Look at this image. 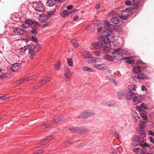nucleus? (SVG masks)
Segmentation results:
<instances>
[{
	"instance_id": "1",
	"label": "nucleus",
	"mask_w": 154,
	"mask_h": 154,
	"mask_svg": "<svg viewBox=\"0 0 154 154\" xmlns=\"http://www.w3.org/2000/svg\"><path fill=\"white\" fill-rule=\"evenodd\" d=\"M108 32H103V36L100 37L99 38V41L102 43H101L102 45L108 42H112V40L114 38L112 31L109 29H108Z\"/></svg>"
},
{
	"instance_id": "2",
	"label": "nucleus",
	"mask_w": 154,
	"mask_h": 154,
	"mask_svg": "<svg viewBox=\"0 0 154 154\" xmlns=\"http://www.w3.org/2000/svg\"><path fill=\"white\" fill-rule=\"evenodd\" d=\"M127 88L128 92L126 94V98L127 100H130L136 94L135 91H136L137 87L134 84H132L129 85Z\"/></svg>"
},
{
	"instance_id": "3",
	"label": "nucleus",
	"mask_w": 154,
	"mask_h": 154,
	"mask_svg": "<svg viewBox=\"0 0 154 154\" xmlns=\"http://www.w3.org/2000/svg\"><path fill=\"white\" fill-rule=\"evenodd\" d=\"M146 134L144 133H142L139 136H135L134 138L132 145L133 147L135 146L138 145L140 146L142 143L141 142L144 141L146 137Z\"/></svg>"
},
{
	"instance_id": "4",
	"label": "nucleus",
	"mask_w": 154,
	"mask_h": 154,
	"mask_svg": "<svg viewBox=\"0 0 154 154\" xmlns=\"http://www.w3.org/2000/svg\"><path fill=\"white\" fill-rule=\"evenodd\" d=\"M40 45H37L36 46H32L31 47H30V45H28V55L29 57L31 58H33V57L35 55V51H38L40 48Z\"/></svg>"
},
{
	"instance_id": "5",
	"label": "nucleus",
	"mask_w": 154,
	"mask_h": 154,
	"mask_svg": "<svg viewBox=\"0 0 154 154\" xmlns=\"http://www.w3.org/2000/svg\"><path fill=\"white\" fill-rule=\"evenodd\" d=\"M94 115V112L92 110H86L80 113L79 118L81 119H84L93 116Z\"/></svg>"
},
{
	"instance_id": "6",
	"label": "nucleus",
	"mask_w": 154,
	"mask_h": 154,
	"mask_svg": "<svg viewBox=\"0 0 154 154\" xmlns=\"http://www.w3.org/2000/svg\"><path fill=\"white\" fill-rule=\"evenodd\" d=\"M132 8H126L124 10L121 14V18L123 20L126 19L128 17L132 14L131 11Z\"/></svg>"
},
{
	"instance_id": "7",
	"label": "nucleus",
	"mask_w": 154,
	"mask_h": 154,
	"mask_svg": "<svg viewBox=\"0 0 154 154\" xmlns=\"http://www.w3.org/2000/svg\"><path fill=\"white\" fill-rule=\"evenodd\" d=\"M64 79L66 82H69L71 79V72L70 69L67 67H65L64 69Z\"/></svg>"
},
{
	"instance_id": "8",
	"label": "nucleus",
	"mask_w": 154,
	"mask_h": 154,
	"mask_svg": "<svg viewBox=\"0 0 154 154\" xmlns=\"http://www.w3.org/2000/svg\"><path fill=\"white\" fill-rule=\"evenodd\" d=\"M114 51L112 53L113 57L116 60H120L122 59V56L121 54V49H114Z\"/></svg>"
},
{
	"instance_id": "9",
	"label": "nucleus",
	"mask_w": 154,
	"mask_h": 154,
	"mask_svg": "<svg viewBox=\"0 0 154 154\" xmlns=\"http://www.w3.org/2000/svg\"><path fill=\"white\" fill-rule=\"evenodd\" d=\"M98 63L94 64L93 67L97 69L100 70H104L108 69V66L104 63L99 64Z\"/></svg>"
},
{
	"instance_id": "10",
	"label": "nucleus",
	"mask_w": 154,
	"mask_h": 154,
	"mask_svg": "<svg viewBox=\"0 0 154 154\" xmlns=\"http://www.w3.org/2000/svg\"><path fill=\"white\" fill-rule=\"evenodd\" d=\"M101 60L100 59L94 57L93 56H91L88 60V63H92L96 64L98 63Z\"/></svg>"
},
{
	"instance_id": "11",
	"label": "nucleus",
	"mask_w": 154,
	"mask_h": 154,
	"mask_svg": "<svg viewBox=\"0 0 154 154\" xmlns=\"http://www.w3.org/2000/svg\"><path fill=\"white\" fill-rule=\"evenodd\" d=\"M35 7V10L39 12H42L45 10V6L40 3H36Z\"/></svg>"
},
{
	"instance_id": "12",
	"label": "nucleus",
	"mask_w": 154,
	"mask_h": 154,
	"mask_svg": "<svg viewBox=\"0 0 154 154\" xmlns=\"http://www.w3.org/2000/svg\"><path fill=\"white\" fill-rule=\"evenodd\" d=\"M126 91L125 90H121L119 91L117 94V97L118 99L122 100L123 99L126 97Z\"/></svg>"
},
{
	"instance_id": "13",
	"label": "nucleus",
	"mask_w": 154,
	"mask_h": 154,
	"mask_svg": "<svg viewBox=\"0 0 154 154\" xmlns=\"http://www.w3.org/2000/svg\"><path fill=\"white\" fill-rule=\"evenodd\" d=\"M133 99V101L136 103H139L143 101V99L141 96L138 95V94L136 93Z\"/></svg>"
},
{
	"instance_id": "14",
	"label": "nucleus",
	"mask_w": 154,
	"mask_h": 154,
	"mask_svg": "<svg viewBox=\"0 0 154 154\" xmlns=\"http://www.w3.org/2000/svg\"><path fill=\"white\" fill-rule=\"evenodd\" d=\"M21 67V64L16 63L14 64L10 67V69L13 72L17 71L20 69Z\"/></svg>"
},
{
	"instance_id": "15",
	"label": "nucleus",
	"mask_w": 154,
	"mask_h": 154,
	"mask_svg": "<svg viewBox=\"0 0 154 154\" xmlns=\"http://www.w3.org/2000/svg\"><path fill=\"white\" fill-rule=\"evenodd\" d=\"M49 17L45 14H41L38 17V20L41 22H45L48 19Z\"/></svg>"
},
{
	"instance_id": "16",
	"label": "nucleus",
	"mask_w": 154,
	"mask_h": 154,
	"mask_svg": "<svg viewBox=\"0 0 154 154\" xmlns=\"http://www.w3.org/2000/svg\"><path fill=\"white\" fill-rule=\"evenodd\" d=\"M54 138V137L52 135H51L48 136L46 138L43 140L42 142L40 143L41 145H45L46 144L48 143L51 140Z\"/></svg>"
},
{
	"instance_id": "17",
	"label": "nucleus",
	"mask_w": 154,
	"mask_h": 154,
	"mask_svg": "<svg viewBox=\"0 0 154 154\" xmlns=\"http://www.w3.org/2000/svg\"><path fill=\"white\" fill-rule=\"evenodd\" d=\"M102 46L101 43L97 42L92 43L91 46V48L92 50H95L100 48Z\"/></svg>"
},
{
	"instance_id": "18",
	"label": "nucleus",
	"mask_w": 154,
	"mask_h": 154,
	"mask_svg": "<svg viewBox=\"0 0 154 154\" xmlns=\"http://www.w3.org/2000/svg\"><path fill=\"white\" fill-rule=\"evenodd\" d=\"M105 28L106 29L105 31L108 32V29H109L110 30H111L110 29H112L113 28V25L111 24L108 20H106L104 21Z\"/></svg>"
},
{
	"instance_id": "19",
	"label": "nucleus",
	"mask_w": 154,
	"mask_h": 154,
	"mask_svg": "<svg viewBox=\"0 0 154 154\" xmlns=\"http://www.w3.org/2000/svg\"><path fill=\"white\" fill-rule=\"evenodd\" d=\"M51 79V77L49 76L45 77L43 78L39 82L40 85H42L47 83Z\"/></svg>"
},
{
	"instance_id": "20",
	"label": "nucleus",
	"mask_w": 154,
	"mask_h": 154,
	"mask_svg": "<svg viewBox=\"0 0 154 154\" xmlns=\"http://www.w3.org/2000/svg\"><path fill=\"white\" fill-rule=\"evenodd\" d=\"M102 46H103L105 52L106 53L109 52L110 51L111 47L109 42L103 44Z\"/></svg>"
},
{
	"instance_id": "21",
	"label": "nucleus",
	"mask_w": 154,
	"mask_h": 154,
	"mask_svg": "<svg viewBox=\"0 0 154 154\" xmlns=\"http://www.w3.org/2000/svg\"><path fill=\"white\" fill-rule=\"evenodd\" d=\"M140 146L143 147L141 149L145 152H146L148 150L150 149V146L146 143H142L140 144Z\"/></svg>"
},
{
	"instance_id": "22",
	"label": "nucleus",
	"mask_w": 154,
	"mask_h": 154,
	"mask_svg": "<svg viewBox=\"0 0 154 154\" xmlns=\"http://www.w3.org/2000/svg\"><path fill=\"white\" fill-rule=\"evenodd\" d=\"M63 116L58 117H55L53 119L51 122V123L54 124V123L59 122L63 119Z\"/></svg>"
},
{
	"instance_id": "23",
	"label": "nucleus",
	"mask_w": 154,
	"mask_h": 154,
	"mask_svg": "<svg viewBox=\"0 0 154 154\" xmlns=\"http://www.w3.org/2000/svg\"><path fill=\"white\" fill-rule=\"evenodd\" d=\"M82 55L84 58L88 59L91 56H93V54L91 53L86 51H84L82 53Z\"/></svg>"
},
{
	"instance_id": "24",
	"label": "nucleus",
	"mask_w": 154,
	"mask_h": 154,
	"mask_svg": "<svg viewBox=\"0 0 154 154\" xmlns=\"http://www.w3.org/2000/svg\"><path fill=\"white\" fill-rule=\"evenodd\" d=\"M28 46H25L19 49V52L20 54L21 55H23L25 53L26 51L28 49Z\"/></svg>"
},
{
	"instance_id": "25",
	"label": "nucleus",
	"mask_w": 154,
	"mask_h": 154,
	"mask_svg": "<svg viewBox=\"0 0 154 154\" xmlns=\"http://www.w3.org/2000/svg\"><path fill=\"white\" fill-rule=\"evenodd\" d=\"M56 1H58L56 0H48L46 3V5L47 6L52 7L56 4Z\"/></svg>"
},
{
	"instance_id": "26",
	"label": "nucleus",
	"mask_w": 154,
	"mask_h": 154,
	"mask_svg": "<svg viewBox=\"0 0 154 154\" xmlns=\"http://www.w3.org/2000/svg\"><path fill=\"white\" fill-rule=\"evenodd\" d=\"M25 22L29 25H32L33 24H37V23L35 21L32 20L28 19L25 20Z\"/></svg>"
},
{
	"instance_id": "27",
	"label": "nucleus",
	"mask_w": 154,
	"mask_h": 154,
	"mask_svg": "<svg viewBox=\"0 0 154 154\" xmlns=\"http://www.w3.org/2000/svg\"><path fill=\"white\" fill-rule=\"evenodd\" d=\"M110 21L112 23L117 24L119 22L120 20L118 17H113L111 19Z\"/></svg>"
},
{
	"instance_id": "28",
	"label": "nucleus",
	"mask_w": 154,
	"mask_h": 154,
	"mask_svg": "<svg viewBox=\"0 0 154 154\" xmlns=\"http://www.w3.org/2000/svg\"><path fill=\"white\" fill-rule=\"evenodd\" d=\"M103 105H105L106 104L109 106H113L115 105V103L114 101H112L108 100L105 102L104 103H103Z\"/></svg>"
},
{
	"instance_id": "29",
	"label": "nucleus",
	"mask_w": 154,
	"mask_h": 154,
	"mask_svg": "<svg viewBox=\"0 0 154 154\" xmlns=\"http://www.w3.org/2000/svg\"><path fill=\"white\" fill-rule=\"evenodd\" d=\"M139 2L138 0H133L132 4L134 7V9H137L139 6Z\"/></svg>"
},
{
	"instance_id": "30",
	"label": "nucleus",
	"mask_w": 154,
	"mask_h": 154,
	"mask_svg": "<svg viewBox=\"0 0 154 154\" xmlns=\"http://www.w3.org/2000/svg\"><path fill=\"white\" fill-rule=\"evenodd\" d=\"M137 77L139 79H148V77L143 73L139 74L137 76Z\"/></svg>"
},
{
	"instance_id": "31",
	"label": "nucleus",
	"mask_w": 154,
	"mask_h": 154,
	"mask_svg": "<svg viewBox=\"0 0 154 154\" xmlns=\"http://www.w3.org/2000/svg\"><path fill=\"white\" fill-rule=\"evenodd\" d=\"M82 69L83 71H87L88 72H94L95 71L94 70L86 66H84L82 68Z\"/></svg>"
},
{
	"instance_id": "32",
	"label": "nucleus",
	"mask_w": 154,
	"mask_h": 154,
	"mask_svg": "<svg viewBox=\"0 0 154 154\" xmlns=\"http://www.w3.org/2000/svg\"><path fill=\"white\" fill-rule=\"evenodd\" d=\"M70 14L69 12L66 10H64L61 13L60 15L62 17H65Z\"/></svg>"
},
{
	"instance_id": "33",
	"label": "nucleus",
	"mask_w": 154,
	"mask_h": 154,
	"mask_svg": "<svg viewBox=\"0 0 154 154\" xmlns=\"http://www.w3.org/2000/svg\"><path fill=\"white\" fill-rule=\"evenodd\" d=\"M104 59L109 61H113L114 60V58L109 54H106L104 56Z\"/></svg>"
},
{
	"instance_id": "34",
	"label": "nucleus",
	"mask_w": 154,
	"mask_h": 154,
	"mask_svg": "<svg viewBox=\"0 0 154 154\" xmlns=\"http://www.w3.org/2000/svg\"><path fill=\"white\" fill-rule=\"evenodd\" d=\"M112 76V78L113 77L115 76V75L113 73H112V71L111 70H108L107 72H106V77H108L110 79V77L111 76Z\"/></svg>"
},
{
	"instance_id": "35",
	"label": "nucleus",
	"mask_w": 154,
	"mask_h": 154,
	"mask_svg": "<svg viewBox=\"0 0 154 154\" xmlns=\"http://www.w3.org/2000/svg\"><path fill=\"white\" fill-rule=\"evenodd\" d=\"M60 66L61 63L60 61H57L54 64V68L56 70H58L60 69Z\"/></svg>"
},
{
	"instance_id": "36",
	"label": "nucleus",
	"mask_w": 154,
	"mask_h": 154,
	"mask_svg": "<svg viewBox=\"0 0 154 154\" xmlns=\"http://www.w3.org/2000/svg\"><path fill=\"white\" fill-rule=\"evenodd\" d=\"M133 71L134 73L136 74L140 73V66H138L134 67Z\"/></svg>"
},
{
	"instance_id": "37",
	"label": "nucleus",
	"mask_w": 154,
	"mask_h": 154,
	"mask_svg": "<svg viewBox=\"0 0 154 154\" xmlns=\"http://www.w3.org/2000/svg\"><path fill=\"white\" fill-rule=\"evenodd\" d=\"M36 77V76L35 75H33L30 76L29 77H27L25 78H24V79H25V82H27L34 79Z\"/></svg>"
},
{
	"instance_id": "38",
	"label": "nucleus",
	"mask_w": 154,
	"mask_h": 154,
	"mask_svg": "<svg viewBox=\"0 0 154 154\" xmlns=\"http://www.w3.org/2000/svg\"><path fill=\"white\" fill-rule=\"evenodd\" d=\"M81 129H80V133H85L86 134L89 132V130L88 129L85 128L81 127Z\"/></svg>"
},
{
	"instance_id": "39",
	"label": "nucleus",
	"mask_w": 154,
	"mask_h": 154,
	"mask_svg": "<svg viewBox=\"0 0 154 154\" xmlns=\"http://www.w3.org/2000/svg\"><path fill=\"white\" fill-rule=\"evenodd\" d=\"M67 63L68 64V65L72 67L73 66V62L71 58H68L67 59Z\"/></svg>"
},
{
	"instance_id": "40",
	"label": "nucleus",
	"mask_w": 154,
	"mask_h": 154,
	"mask_svg": "<svg viewBox=\"0 0 154 154\" xmlns=\"http://www.w3.org/2000/svg\"><path fill=\"white\" fill-rule=\"evenodd\" d=\"M114 30L118 32H120L122 30V26H116L114 28Z\"/></svg>"
},
{
	"instance_id": "41",
	"label": "nucleus",
	"mask_w": 154,
	"mask_h": 154,
	"mask_svg": "<svg viewBox=\"0 0 154 154\" xmlns=\"http://www.w3.org/2000/svg\"><path fill=\"white\" fill-rule=\"evenodd\" d=\"M116 76L113 77V78L112 77V76L111 75L110 78H109L108 77H106L107 78L109 79L110 81L111 82H113L115 85H116V80L115 79Z\"/></svg>"
},
{
	"instance_id": "42",
	"label": "nucleus",
	"mask_w": 154,
	"mask_h": 154,
	"mask_svg": "<svg viewBox=\"0 0 154 154\" xmlns=\"http://www.w3.org/2000/svg\"><path fill=\"white\" fill-rule=\"evenodd\" d=\"M92 54H93V56H99L100 52V51H93L92 53H91Z\"/></svg>"
},
{
	"instance_id": "43",
	"label": "nucleus",
	"mask_w": 154,
	"mask_h": 154,
	"mask_svg": "<svg viewBox=\"0 0 154 154\" xmlns=\"http://www.w3.org/2000/svg\"><path fill=\"white\" fill-rule=\"evenodd\" d=\"M72 42L74 47H78L79 46V44L76 40L73 39L72 40Z\"/></svg>"
},
{
	"instance_id": "44",
	"label": "nucleus",
	"mask_w": 154,
	"mask_h": 154,
	"mask_svg": "<svg viewBox=\"0 0 154 154\" xmlns=\"http://www.w3.org/2000/svg\"><path fill=\"white\" fill-rule=\"evenodd\" d=\"M140 126L141 129H143L146 126L145 122L143 121H141L140 123Z\"/></svg>"
},
{
	"instance_id": "45",
	"label": "nucleus",
	"mask_w": 154,
	"mask_h": 154,
	"mask_svg": "<svg viewBox=\"0 0 154 154\" xmlns=\"http://www.w3.org/2000/svg\"><path fill=\"white\" fill-rule=\"evenodd\" d=\"M140 116L143 119L145 120H146L147 119V117L146 114V113H141L140 114Z\"/></svg>"
},
{
	"instance_id": "46",
	"label": "nucleus",
	"mask_w": 154,
	"mask_h": 154,
	"mask_svg": "<svg viewBox=\"0 0 154 154\" xmlns=\"http://www.w3.org/2000/svg\"><path fill=\"white\" fill-rule=\"evenodd\" d=\"M121 53L124 55H130V53L125 50H122L121 49Z\"/></svg>"
},
{
	"instance_id": "47",
	"label": "nucleus",
	"mask_w": 154,
	"mask_h": 154,
	"mask_svg": "<svg viewBox=\"0 0 154 154\" xmlns=\"http://www.w3.org/2000/svg\"><path fill=\"white\" fill-rule=\"evenodd\" d=\"M24 82H25V79H20L17 81L16 83L17 85H19L22 83Z\"/></svg>"
},
{
	"instance_id": "48",
	"label": "nucleus",
	"mask_w": 154,
	"mask_h": 154,
	"mask_svg": "<svg viewBox=\"0 0 154 154\" xmlns=\"http://www.w3.org/2000/svg\"><path fill=\"white\" fill-rule=\"evenodd\" d=\"M31 40L32 41L35 42H38V39L35 37L33 36H32L31 37Z\"/></svg>"
},
{
	"instance_id": "49",
	"label": "nucleus",
	"mask_w": 154,
	"mask_h": 154,
	"mask_svg": "<svg viewBox=\"0 0 154 154\" xmlns=\"http://www.w3.org/2000/svg\"><path fill=\"white\" fill-rule=\"evenodd\" d=\"M56 10V8H54L53 10L52 11H49L48 13V15L51 16V15L53 14L54 12Z\"/></svg>"
},
{
	"instance_id": "50",
	"label": "nucleus",
	"mask_w": 154,
	"mask_h": 154,
	"mask_svg": "<svg viewBox=\"0 0 154 154\" xmlns=\"http://www.w3.org/2000/svg\"><path fill=\"white\" fill-rule=\"evenodd\" d=\"M141 108L145 109H146L147 108V106L144 103H143L140 105Z\"/></svg>"
},
{
	"instance_id": "51",
	"label": "nucleus",
	"mask_w": 154,
	"mask_h": 154,
	"mask_svg": "<svg viewBox=\"0 0 154 154\" xmlns=\"http://www.w3.org/2000/svg\"><path fill=\"white\" fill-rule=\"evenodd\" d=\"M81 129V127H75V132L80 133Z\"/></svg>"
},
{
	"instance_id": "52",
	"label": "nucleus",
	"mask_w": 154,
	"mask_h": 154,
	"mask_svg": "<svg viewBox=\"0 0 154 154\" xmlns=\"http://www.w3.org/2000/svg\"><path fill=\"white\" fill-rule=\"evenodd\" d=\"M31 32L34 35H36L37 33V29L36 28L33 29L31 30Z\"/></svg>"
},
{
	"instance_id": "53",
	"label": "nucleus",
	"mask_w": 154,
	"mask_h": 154,
	"mask_svg": "<svg viewBox=\"0 0 154 154\" xmlns=\"http://www.w3.org/2000/svg\"><path fill=\"white\" fill-rule=\"evenodd\" d=\"M116 129L113 127H112L110 130V132L111 133H113L115 132Z\"/></svg>"
},
{
	"instance_id": "54",
	"label": "nucleus",
	"mask_w": 154,
	"mask_h": 154,
	"mask_svg": "<svg viewBox=\"0 0 154 154\" xmlns=\"http://www.w3.org/2000/svg\"><path fill=\"white\" fill-rule=\"evenodd\" d=\"M131 2L128 1V0L126 1L125 3V5L127 6H130L131 5Z\"/></svg>"
},
{
	"instance_id": "55",
	"label": "nucleus",
	"mask_w": 154,
	"mask_h": 154,
	"mask_svg": "<svg viewBox=\"0 0 154 154\" xmlns=\"http://www.w3.org/2000/svg\"><path fill=\"white\" fill-rule=\"evenodd\" d=\"M137 63L138 64H142V65H143L145 64V63L143 62V61H142L140 60H139L137 61Z\"/></svg>"
},
{
	"instance_id": "56",
	"label": "nucleus",
	"mask_w": 154,
	"mask_h": 154,
	"mask_svg": "<svg viewBox=\"0 0 154 154\" xmlns=\"http://www.w3.org/2000/svg\"><path fill=\"white\" fill-rule=\"evenodd\" d=\"M45 151V149H42L40 150H38L37 152L38 154H41L42 153H43Z\"/></svg>"
},
{
	"instance_id": "57",
	"label": "nucleus",
	"mask_w": 154,
	"mask_h": 154,
	"mask_svg": "<svg viewBox=\"0 0 154 154\" xmlns=\"http://www.w3.org/2000/svg\"><path fill=\"white\" fill-rule=\"evenodd\" d=\"M140 150V148H136L133 149V150L135 152H139Z\"/></svg>"
},
{
	"instance_id": "58",
	"label": "nucleus",
	"mask_w": 154,
	"mask_h": 154,
	"mask_svg": "<svg viewBox=\"0 0 154 154\" xmlns=\"http://www.w3.org/2000/svg\"><path fill=\"white\" fill-rule=\"evenodd\" d=\"M40 83H38L35 86L33 87V89H35L40 86Z\"/></svg>"
},
{
	"instance_id": "59",
	"label": "nucleus",
	"mask_w": 154,
	"mask_h": 154,
	"mask_svg": "<svg viewBox=\"0 0 154 154\" xmlns=\"http://www.w3.org/2000/svg\"><path fill=\"white\" fill-rule=\"evenodd\" d=\"M73 6L72 5H68L66 7V8L68 10L72 9L73 8Z\"/></svg>"
},
{
	"instance_id": "60",
	"label": "nucleus",
	"mask_w": 154,
	"mask_h": 154,
	"mask_svg": "<svg viewBox=\"0 0 154 154\" xmlns=\"http://www.w3.org/2000/svg\"><path fill=\"white\" fill-rule=\"evenodd\" d=\"M69 130L72 132H75V127L70 128Z\"/></svg>"
},
{
	"instance_id": "61",
	"label": "nucleus",
	"mask_w": 154,
	"mask_h": 154,
	"mask_svg": "<svg viewBox=\"0 0 154 154\" xmlns=\"http://www.w3.org/2000/svg\"><path fill=\"white\" fill-rule=\"evenodd\" d=\"M6 73H3V72L2 73V74L1 75H0V77L2 79H3L4 78L5 76H6Z\"/></svg>"
},
{
	"instance_id": "62",
	"label": "nucleus",
	"mask_w": 154,
	"mask_h": 154,
	"mask_svg": "<svg viewBox=\"0 0 154 154\" xmlns=\"http://www.w3.org/2000/svg\"><path fill=\"white\" fill-rule=\"evenodd\" d=\"M134 61L133 60H126V62L127 63L129 64L132 63L134 62Z\"/></svg>"
},
{
	"instance_id": "63",
	"label": "nucleus",
	"mask_w": 154,
	"mask_h": 154,
	"mask_svg": "<svg viewBox=\"0 0 154 154\" xmlns=\"http://www.w3.org/2000/svg\"><path fill=\"white\" fill-rule=\"evenodd\" d=\"M148 133L149 135L154 136V132H152V131L149 130L148 131Z\"/></svg>"
},
{
	"instance_id": "64",
	"label": "nucleus",
	"mask_w": 154,
	"mask_h": 154,
	"mask_svg": "<svg viewBox=\"0 0 154 154\" xmlns=\"http://www.w3.org/2000/svg\"><path fill=\"white\" fill-rule=\"evenodd\" d=\"M46 128H49L50 127L49 125L47 123H45L43 125Z\"/></svg>"
}]
</instances>
